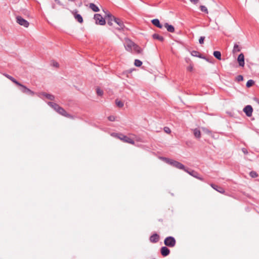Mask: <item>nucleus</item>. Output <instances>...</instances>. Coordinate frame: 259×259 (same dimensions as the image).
<instances>
[{
  "label": "nucleus",
  "mask_w": 259,
  "mask_h": 259,
  "mask_svg": "<svg viewBox=\"0 0 259 259\" xmlns=\"http://www.w3.org/2000/svg\"><path fill=\"white\" fill-rule=\"evenodd\" d=\"M163 159L165 162L173 166L174 167L180 169L184 170V171L186 170L185 165L180 162L167 158H163Z\"/></svg>",
  "instance_id": "nucleus-1"
},
{
  "label": "nucleus",
  "mask_w": 259,
  "mask_h": 259,
  "mask_svg": "<svg viewBox=\"0 0 259 259\" xmlns=\"http://www.w3.org/2000/svg\"><path fill=\"white\" fill-rule=\"evenodd\" d=\"M111 136L116 137L125 143H127L131 144H135V142L132 139L122 134L112 133L111 134Z\"/></svg>",
  "instance_id": "nucleus-2"
},
{
  "label": "nucleus",
  "mask_w": 259,
  "mask_h": 259,
  "mask_svg": "<svg viewBox=\"0 0 259 259\" xmlns=\"http://www.w3.org/2000/svg\"><path fill=\"white\" fill-rule=\"evenodd\" d=\"M164 244L169 247H173L176 244V241L174 237L171 236L167 237L164 240Z\"/></svg>",
  "instance_id": "nucleus-3"
},
{
  "label": "nucleus",
  "mask_w": 259,
  "mask_h": 259,
  "mask_svg": "<svg viewBox=\"0 0 259 259\" xmlns=\"http://www.w3.org/2000/svg\"><path fill=\"white\" fill-rule=\"evenodd\" d=\"M18 86L20 87L21 88L20 89L21 92L24 94L33 96L35 93L30 90L29 89L27 88L26 86L24 85L21 84L20 83V85H18Z\"/></svg>",
  "instance_id": "nucleus-4"
},
{
  "label": "nucleus",
  "mask_w": 259,
  "mask_h": 259,
  "mask_svg": "<svg viewBox=\"0 0 259 259\" xmlns=\"http://www.w3.org/2000/svg\"><path fill=\"white\" fill-rule=\"evenodd\" d=\"M16 22L19 25L26 28H27L29 25V23L20 16H18L16 17Z\"/></svg>",
  "instance_id": "nucleus-5"
},
{
  "label": "nucleus",
  "mask_w": 259,
  "mask_h": 259,
  "mask_svg": "<svg viewBox=\"0 0 259 259\" xmlns=\"http://www.w3.org/2000/svg\"><path fill=\"white\" fill-rule=\"evenodd\" d=\"M94 19L96 21L97 24L103 25L105 24V20L102 17V16L99 14H96L94 15Z\"/></svg>",
  "instance_id": "nucleus-6"
},
{
  "label": "nucleus",
  "mask_w": 259,
  "mask_h": 259,
  "mask_svg": "<svg viewBox=\"0 0 259 259\" xmlns=\"http://www.w3.org/2000/svg\"><path fill=\"white\" fill-rule=\"evenodd\" d=\"M243 111L247 116L250 117L252 115L253 108L251 105H247L244 108Z\"/></svg>",
  "instance_id": "nucleus-7"
},
{
  "label": "nucleus",
  "mask_w": 259,
  "mask_h": 259,
  "mask_svg": "<svg viewBox=\"0 0 259 259\" xmlns=\"http://www.w3.org/2000/svg\"><path fill=\"white\" fill-rule=\"evenodd\" d=\"M135 43L132 41L128 39L126 40L124 45L125 49L128 51H132Z\"/></svg>",
  "instance_id": "nucleus-8"
},
{
  "label": "nucleus",
  "mask_w": 259,
  "mask_h": 259,
  "mask_svg": "<svg viewBox=\"0 0 259 259\" xmlns=\"http://www.w3.org/2000/svg\"><path fill=\"white\" fill-rule=\"evenodd\" d=\"M60 114L68 118H72V116L68 114L62 107L59 106L57 111Z\"/></svg>",
  "instance_id": "nucleus-9"
},
{
  "label": "nucleus",
  "mask_w": 259,
  "mask_h": 259,
  "mask_svg": "<svg viewBox=\"0 0 259 259\" xmlns=\"http://www.w3.org/2000/svg\"><path fill=\"white\" fill-rule=\"evenodd\" d=\"M106 18L107 21V23L110 26H112L113 25V22H114V19L116 17L113 16L110 13H108L106 14Z\"/></svg>",
  "instance_id": "nucleus-10"
},
{
  "label": "nucleus",
  "mask_w": 259,
  "mask_h": 259,
  "mask_svg": "<svg viewBox=\"0 0 259 259\" xmlns=\"http://www.w3.org/2000/svg\"><path fill=\"white\" fill-rule=\"evenodd\" d=\"M185 171L187 172L189 175H190L191 176H193L194 178H197L200 180H201V181L203 180V179L199 176L198 173L193 170L190 171L188 169L186 168V170H185Z\"/></svg>",
  "instance_id": "nucleus-11"
},
{
  "label": "nucleus",
  "mask_w": 259,
  "mask_h": 259,
  "mask_svg": "<svg viewBox=\"0 0 259 259\" xmlns=\"http://www.w3.org/2000/svg\"><path fill=\"white\" fill-rule=\"evenodd\" d=\"M210 186L215 190L219 192L220 193L224 194L225 192V191L224 188H223L221 187L218 186L215 184H211Z\"/></svg>",
  "instance_id": "nucleus-12"
},
{
  "label": "nucleus",
  "mask_w": 259,
  "mask_h": 259,
  "mask_svg": "<svg viewBox=\"0 0 259 259\" xmlns=\"http://www.w3.org/2000/svg\"><path fill=\"white\" fill-rule=\"evenodd\" d=\"M237 60L238 61L239 66L241 67H243L244 66V56L242 53H241L240 55H239Z\"/></svg>",
  "instance_id": "nucleus-13"
},
{
  "label": "nucleus",
  "mask_w": 259,
  "mask_h": 259,
  "mask_svg": "<svg viewBox=\"0 0 259 259\" xmlns=\"http://www.w3.org/2000/svg\"><path fill=\"white\" fill-rule=\"evenodd\" d=\"M160 251L162 255L163 256H167L170 253L169 249L166 246L162 247L161 248Z\"/></svg>",
  "instance_id": "nucleus-14"
},
{
  "label": "nucleus",
  "mask_w": 259,
  "mask_h": 259,
  "mask_svg": "<svg viewBox=\"0 0 259 259\" xmlns=\"http://www.w3.org/2000/svg\"><path fill=\"white\" fill-rule=\"evenodd\" d=\"M159 236L156 233L153 234L150 237V242H151L152 243H156L159 241Z\"/></svg>",
  "instance_id": "nucleus-15"
},
{
  "label": "nucleus",
  "mask_w": 259,
  "mask_h": 259,
  "mask_svg": "<svg viewBox=\"0 0 259 259\" xmlns=\"http://www.w3.org/2000/svg\"><path fill=\"white\" fill-rule=\"evenodd\" d=\"M114 22L116 23L119 26V27L118 28V29H123L124 25L123 24L122 21L120 20L119 18H116L115 19H114Z\"/></svg>",
  "instance_id": "nucleus-16"
},
{
  "label": "nucleus",
  "mask_w": 259,
  "mask_h": 259,
  "mask_svg": "<svg viewBox=\"0 0 259 259\" xmlns=\"http://www.w3.org/2000/svg\"><path fill=\"white\" fill-rule=\"evenodd\" d=\"M152 23L157 27L159 28H162L163 26L161 25L159 22V20L158 19H154L151 21Z\"/></svg>",
  "instance_id": "nucleus-17"
},
{
  "label": "nucleus",
  "mask_w": 259,
  "mask_h": 259,
  "mask_svg": "<svg viewBox=\"0 0 259 259\" xmlns=\"http://www.w3.org/2000/svg\"><path fill=\"white\" fill-rule=\"evenodd\" d=\"M41 95L44 97H46L48 99L50 100H54L55 99V96L52 94H48L46 93H42L41 94Z\"/></svg>",
  "instance_id": "nucleus-18"
},
{
  "label": "nucleus",
  "mask_w": 259,
  "mask_h": 259,
  "mask_svg": "<svg viewBox=\"0 0 259 259\" xmlns=\"http://www.w3.org/2000/svg\"><path fill=\"white\" fill-rule=\"evenodd\" d=\"M4 75L7 78H8L10 80H11L13 82H14L15 84H16L17 85H20V83L19 81H18L17 80H16L13 77L9 75V74H5Z\"/></svg>",
  "instance_id": "nucleus-19"
},
{
  "label": "nucleus",
  "mask_w": 259,
  "mask_h": 259,
  "mask_svg": "<svg viewBox=\"0 0 259 259\" xmlns=\"http://www.w3.org/2000/svg\"><path fill=\"white\" fill-rule=\"evenodd\" d=\"M164 27L166 28L167 30L169 32H174L175 31L174 27L171 25L168 24L167 23H165Z\"/></svg>",
  "instance_id": "nucleus-20"
},
{
  "label": "nucleus",
  "mask_w": 259,
  "mask_h": 259,
  "mask_svg": "<svg viewBox=\"0 0 259 259\" xmlns=\"http://www.w3.org/2000/svg\"><path fill=\"white\" fill-rule=\"evenodd\" d=\"M48 104L50 106H51L52 108H53L56 112L57 111L58 109L59 108V107L60 106L57 104L54 103V102H49L48 103Z\"/></svg>",
  "instance_id": "nucleus-21"
},
{
  "label": "nucleus",
  "mask_w": 259,
  "mask_h": 259,
  "mask_svg": "<svg viewBox=\"0 0 259 259\" xmlns=\"http://www.w3.org/2000/svg\"><path fill=\"white\" fill-rule=\"evenodd\" d=\"M152 37L153 39H158L160 41L162 42L164 40V38L163 36L159 35L157 33H154L152 35Z\"/></svg>",
  "instance_id": "nucleus-22"
},
{
  "label": "nucleus",
  "mask_w": 259,
  "mask_h": 259,
  "mask_svg": "<svg viewBox=\"0 0 259 259\" xmlns=\"http://www.w3.org/2000/svg\"><path fill=\"white\" fill-rule=\"evenodd\" d=\"M193 134L194 135V136L198 139L200 138L201 137V132L200 130H199L198 128H195L193 130Z\"/></svg>",
  "instance_id": "nucleus-23"
},
{
  "label": "nucleus",
  "mask_w": 259,
  "mask_h": 259,
  "mask_svg": "<svg viewBox=\"0 0 259 259\" xmlns=\"http://www.w3.org/2000/svg\"><path fill=\"white\" fill-rule=\"evenodd\" d=\"M90 8L94 11V12H99V8L94 4L93 3H91L90 4Z\"/></svg>",
  "instance_id": "nucleus-24"
},
{
  "label": "nucleus",
  "mask_w": 259,
  "mask_h": 259,
  "mask_svg": "<svg viewBox=\"0 0 259 259\" xmlns=\"http://www.w3.org/2000/svg\"><path fill=\"white\" fill-rule=\"evenodd\" d=\"M74 18L79 23H82L83 22L82 17L80 14H75Z\"/></svg>",
  "instance_id": "nucleus-25"
},
{
  "label": "nucleus",
  "mask_w": 259,
  "mask_h": 259,
  "mask_svg": "<svg viewBox=\"0 0 259 259\" xmlns=\"http://www.w3.org/2000/svg\"><path fill=\"white\" fill-rule=\"evenodd\" d=\"M213 56L218 60H221V53L219 51H214L213 53Z\"/></svg>",
  "instance_id": "nucleus-26"
},
{
  "label": "nucleus",
  "mask_w": 259,
  "mask_h": 259,
  "mask_svg": "<svg viewBox=\"0 0 259 259\" xmlns=\"http://www.w3.org/2000/svg\"><path fill=\"white\" fill-rule=\"evenodd\" d=\"M133 50L135 51L137 53H140L141 52V48L135 44L133 48Z\"/></svg>",
  "instance_id": "nucleus-27"
},
{
  "label": "nucleus",
  "mask_w": 259,
  "mask_h": 259,
  "mask_svg": "<svg viewBox=\"0 0 259 259\" xmlns=\"http://www.w3.org/2000/svg\"><path fill=\"white\" fill-rule=\"evenodd\" d=\"M240 51V48L237 44H235L234 45L233 50V53H235L237 52H239Z\"/></svg>",
  "instance_id": "nucleus-28"
},
{
  "label": "nucleus",
  "mask_w": 259,
  "mask_h": 259,
  "mask_svg": "<svg viewBox=\"0 0 259 259\" xmlns=\"http://www.w3.org/2000/svg\"><path fill=\"white\" fill-rule=\"evenodd\" d=\"M134 64L137 67H140L142 65V62L138 59L135 60Z\"/></svg>",
  "instance_id": "nucleus-29"
},
{
  "label": "nucleus",
  "mask_w": 259,
  "mask_h": 259,
  "mask_svg": "<svg viewBox=\"0 0 259 259\" xmlns=\"http://www.w3.org/2000/svg\"><path fill=\"white\" fill-rule=\"evenodd\" d=\"M254 83V81L253 80L249 79L247 81L246 85L247 88H249L251 87Z\"/></svg>",
  "instance_id": "nucleus-30"
},
{
  "label": "nucleus",
  "mask_w": 259,
  "mask_h": 259,
  "mask_svg": "<svg viewBox=\"0 0 259 259\" xmlns=\"http://www.w3.org/2000/svg\"><path fill=\"white\" fill-rule=\"evenodd\" d=\"M115 103H116V105L121 108V107H122L123 106V103L120 101H119L118 100H115Z\"/></svg>",
  "instance_id": "nucleus-31"
},
{
  "label": "nucleus",
  "mask_w": 259,
  "mask_h": 259,
  "mask_svg": "<svg viewBox=\"0 0 259 259\" xmlns=\"http://www.w3.org/2000/svg\"><path fill=\"white\" fill-rule=\"evenodd\" d=\"M249 176L251 178H254L258 176V174L255 171H251L249 173Z\"/></svg>",
  "instance_id": "nucleus-32"
},
{
  "label": "nucleus",
  "mask_w": 259,
  "mask_h": 259,
  "mask_svg": "<svg viewBox=\"0 0 259 259\" xmlns=\"http://www.w3.org/2000/svg\"><path fill=\"white\" fill-rule=\"evenodd\" d=\"M200 8V10L202 12H205L206 13H208L207 9L205 6H201Z\"/></svg>",
  "instance_id": "nucleus-33"
},
{
  "label": "nucleus",
  "mask_w": 259,
  "mask_h": 259,
  "mask_svg": "<svg viewBox=\"0 0 259 259\" xmlns=\"http://www.w3.org/2000/svg\"><path fill=\"white\" fill-rule=\"evenodd\" d=\"M199 54L200 53L198 51H193L191 52V55L192 56H195V57H200V56L199 55Z\"/></svg>",
  "instance_id": "nucleus-34"
},
{
  "label": "nucleus",
  "mask_w": 259,
  "mask_h": 259,
  "mask_svg": "<svg viewBox=\"0 0 259 259\" xmlns=\"http://www.w3.org/2000/svg\"><path fill=\"white\" fill-rule=\"evenodd\" d=\"M243 79V77L241 75H239L237 76V77H236V80H237L238 82L242 81Z\"/></svg>",
  "instance_id": "nucleus-35"
},
{
  "label": "nucleus",
  "mask_w": 259,
  "mask_h": 259,
  "mask_svg": "<svg viewBox=\"0 0 259 259\" xmlns=\"http://www.w3.org/2000/svg\"><path fill=\"white\" fill-rule=\"evenodd\" d=\"M97 94L98 95L101 96L103 95V92L101 89H100L99 88H97Z\"/></svg>",
  "instance_id": "nucleus-36"
},
{
  "label": "nucleus",
  "mask_w": 259,
  "mask_h": 259,
  "mask_svg": "<svg viewBox=\"0 0 259 259\" xmlns=\"http://www.w3.org/2000/svg\"><path fill=\"white\" fill-rule=\"evenodd\" d=\"M204 39H205V37H204V36H201V37L199 38V42L200 44H203L204 43Z\"/></svg>",
  "instance_id": "nucleus-37"
},
{
  "label": "nucleus",
  "mask_w": 259,
  "mask_h": 259,
  "mask_svg": "<svg viewBox=\"0 0 259 259\" xmlns=\"http://www.w3.org/2000/svg\"><path fill=\"white\" fill-rule=\"evenodd\" d=\"M164 131L165 133H167V134H169L171 132V131L169 129V128H168V127H164Z\"/></svg>",
  "instance_id": "nucleus-38"
},
{
  "label": "nucleus",
  "mask_w": 259,
  "mask_h": 259,
  "mask_svg": "<svg viewBox=\"0 0 259 259\" xmlns=\"http://www.w3.org/2000/svg\"><path fill=\"white\" fill-rule=\"evenodd\" d=\"M108 119L109 120L111 121H113L115 120V118L114 116H112V115H111V116H109L108 117Z\"/></svg>",
  "instance_id": "nucleus-39"
},
{
  "label": "nucleus",
  "mask_w": 259,
  "mask_h": 259,
  "mask_svg": "<svg viewBox=\"0 0 259 259\" xmlns=\"http://www.w3.org/2000/svg\"><path fill=\"white\" fill-rule=\"evenodd\" d=\"M52 65L56 67H58L59 66V63L57 62H53Z\"/></svg>",
  "instance_id": "nucleus-40"
},
{
  "label": "nucleus",
  "mask_w": 259,
  "mask_h": 259,
  "mask_svg": "<svg viewBox=\"0 0 259 259\" xmlns=\"http://www.w3.org/2000/svg\"><path fill=\"white\" fill-rule=\"evenodd\" d=\"M203 131H204L205 133H206V134H209V133H210V131L209 130H208V129H207V128H203Z\"/></svg>",
  "instance_id": "nucleus-41"
},
{
  "label": "nucleus",
  "mask_w": 259,
  "mask_h": 259,
  "mask_svg": "<svg viewBox=\"0 0 259 259\" xmlns=\"http://www.w3.org/2000/svg\"><path fill=\"white\" fill-rule=\"evenodd\" d=\"M190 1L194 4H196L198 2V0H190Z\"/></svg>",
  "instance_id": "nucleus-42"
},
{
  "label": "nucleus",
  "mask_w": 259,
  "mask_h": 259,
  "mask_svg": "<svg viewBox=\"0 0 259 259\" xmlns=\"http://www.w3.org/2000/svg\"><path fill=\"white\" fill-rule=\"evenodd\" d=\"M242 152L244 153V154H247V150L245 149V148H243L242 149Z\"/></svg>",
  "instance_id": "nucleus-43"
},
{
  "label": "nucleus",
  "mask_w": 259,
  "mask_h": 259,
  "mask_svg": "<svg viewBox=\"0 0 259 259\" xmlns=\"http://www.w3.org/2000/svg\"><path fill=\"white\" fill-rule=\"evenodd\" d=\"M188 70L191 71L193 69V67L192 66H190L187 68Z\"/></svg>",
  "instance_id": "nucleus-44"
},
{
  "label": "nucleus",
  "mask_w": 259,
  "mask_h": 259,
  "mask_svg": "<svg viewBox=\"0 0 259 259\" xmlns=\"http://www.w3.org/2000/svg\"><path fill=\"white\" fill-rule=\"evenodd\" d=\"M55 2L59 5H61V3L59 0H55Z\"/></svg>",
  "instance_id": "nucleus-45"
},
{
  "label": "nucleus",
  "mask_w": 259,
  "mask_h": 259,
  "mask_svg": "<svg viewBox=\"0 0 259 259\" xmlns=\"http://www.w3.org/2000/svg\"><path fill=\"white\" fill-rule=\"evenodd\" d=\"M53 8H55V6L54 5L53 6Z\"/></svg>",
  "instance_id": "nucleus-46"
}]
</instances>
